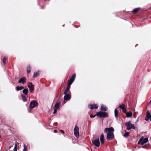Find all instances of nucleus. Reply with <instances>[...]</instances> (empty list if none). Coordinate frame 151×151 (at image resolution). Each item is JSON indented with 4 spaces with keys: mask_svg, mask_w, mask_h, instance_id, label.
Listing matches in <instances>:
<instances>
[{
    "mask_svg": "<svg viewBox=\"0 0 151 151\" xmlns=\"http://www.w3.org/2000/svg\"><path fill=\"white\" fill-rule=\"evenodd\" d=\"M114 131V129L113 127L110 128H106L104 129V132L107 133L106 135V138L108 140H112L114 137V135L113 133Z\"/></svg>",
    "mask_w": 151,
    "mask_h": 151,
    "instance_id": "obj_1",
    "label": "nucleus"
},
{
    "mask_svg": "<svg viewBox=\"0 0 151 151\" xmlns=\"http://www.w3.org/2000/svg\"><path fill=\"white\" fill-rule=\"evenodd\" d=\"M96 115L99 117L106 118L109 116L108 113L100 111L97 112L96 114Z\"/></svg>",
    "mask_w": 151,
    "mask_h": 151,
    "instance_id": "obj_2",
    "label": "nucleus"
},
{
    "mask_svg": "<svg viewBox=\"0 0 151 151\" xmlns=\"http://www.w3.org/2000/svg\"><path fill=\"white\" fill-rule=\"evenodd\" d=\"M148 141V138H144L143 137H142L138 142V144H141V145H143L147 143Z\"/></svg>",
    "mask_w": 151,
    "mask_h": 151,
    "instance_id": "obj_3",
    "label": "nucleus"
},
{
    "mask_svg": "<svg viewBox=\"0 0 151 151\" xmlns=\"http://www.w3.org/2000/svg\"><path fill=\"white\" fill-rule=\"evenodd\" d=\"M125 126L127 127V129L129 130L131 129H135V127L134 125L133 124H132L131 121H129L125 123Z\"/></svg>",
    "mask_w": 151,
    "mask_h": 151,
    "instance_id": "obj_4",
    "label": "nucleus"
},
{
    "mask_svg": "<svg viewBox=\"0 0 151 151\" xmlns=\"http://www.w3.org/2000/svg\"><path fill=\"white\" fill-rule=\"evenodd\" d=\"M38 105L37 102L35 100L32 101L30 104L29 108L31 109H32Z\"/></svg>",
    "mask_w": 151,
    "mask_h": 151,
    "instance_id": "obj_5",
    "label": "nucleus"
},
{
    "mask_svg": "<svg viewBox=\"0 0 151 151\" xmlns=\"http://www.w3.org/2000/svg\"><path fill=\"white\" fill-rule=\"evenodd\" d=\"M74 134L75 137L78 138L79 137V128L76 125L75 126L74 129Z\"/></svg>",
    "mask_w": 151,
    "mask_h": 151,
    "instance_id": "obj_6",
    "label": "nucleus"
},
{
    "mask_svg": "<svg viewBox=\"0 0 151 151\" xmlns=\"http://www.w3.org/2000/svg\"><path fill=\"white\" fill-rule=\"evenodd\" d=\"M92 142L93 144L97 147H99L100 145V142L99 138L94 140H92Z\"/></svg>",
    "mask_w": 151,
    "mask_h": 151,
    "instance_id": "obj_7",
    "label": "nucleus"
},
{
    "mask_svg": "<svg viewBox=\"0 0 151 151\" xmlns=\"http://www.w3.org/2000/svg\"><path fill=\"white\" fill-rule=\"evenodd\" d=\"M28 87L29 89L30 92H31L34 90V86L31 82L28 85Z\"/></svg>",
    "mask_w": 151,
    "mask_h": 151,
    "instance_id": "obj_8",
    "label": "nucleus"
},
{
    "mask_svg": "<svg viewBox=\"0 0 151 151\" xmlns=\"http://www.w3.org/2000/svg\"><path fill=\"white\" fill-rule=\"evenodd\" d=\"M26 82V78L25 77H23L22 78H20L18 81V83H21L22 84H25Z\"/></svg>",
    "mask_w": 151,
    "mask_h": 151,
    "instance_id": "obj_9",
    "label": "nucleus"
},
{
    "mask_svg": "<svg viewBox=\"0 0 151 151\" xmlns=\"http://www.w3.org/2000/svg\"><path fill=\"white\" fill-rule=\"evenodd\" d=\"M98 106L96 104H94L92 105L90 104L88 105V108L91 109H97Z\"/></svg>",
    "mask_w": 151,
    "mask_h": 151,
    "instance_id": "obj_10",
    "label": "nucleus"
},
{
    "mask_svg": "<svg viewBox=\"0 0 151 151\" xmlns=\"http://www.w3.org/2000/svg\"><path fill=\"white\" fill-rule=\"evenodd\" d=\"M119 107L121 109L122 111L124 113H126L127 110L125 108V105L124 104H122V105L119 106Z\"/></svg>",
    "mask_w": 151,
    "mask_h": 151,
    "instance_id": "obj_11",
    "label": "nucleus"
},
{
    "mask_svg": "<svg viewBox=\"0 0 151 151\" xmlns=\"http://www.w3.org/2000/svg\"><path fill=\"white\" fill-rule=\"evenodd\" d=\"M65 95L64 97L65 100L68 101L70 99L71 96L69 93L64 94Z\"/></svg>",
    "mask_w": 151,
    "mask_h": 151,
    "instance_id": "obj_12",
    "label": "nucleus"
},
{
    "mask_svg": "<svg viewBox=\"0 0 151 151\" xmlns=\"http://www.w3.org/2000/svg\"><path fill=\"white\" fill-rule=\"evenodd\" d=\"M151 117V115L149 111H147V115L145 118V120L147 121Z\"/></svg>",
    "mask_w": 151,
    "mask_h": 151,
    "instance_id": "obj_13",
    "label": "nucleus"
},
{
    "mask_svg": "<svg viewBox=\"0 0 151 151\" xmlns=\"http://www.w3.org/2000/svg\"><path fill=\"white\" fill-rule=\"evenodd\" d=\"M100 139L101 144H103L104 140V137L103 134H101L100 137Z\"/></svg>",
    "mask_w": 151,
    "mask_h": 151,
    "instance_id": "obj_14",
    "label": "nucleus"
},
{
    "mask_svg": "<svg viewBox=\"0 0 151 151\" xmlns=\"http://www.w3.org/2000/svg\"><path fill=\"white\" fill-rule=\"evenodd\" d=\"M60 104L61 102H60L56 103L53 109L55 108L57 109H59L60 108Z\"/></svg>",
    "mask_w": 151,
    "mask_h": 151,
    "instance_id": "obj_15",
    "label": "nucleus"
},
{
    "mask_svg": "<svg viewBox=\"0 0 151 151\" xmlns=\"http://www.w3.org/2000/svg\"><path fill=\"white\" fill-rule=\"evenodd\" d=\"M101 111H105L107 110V108L106 106L102 104L101 105Z\"/></svg>",
    "mask_w": 151,
    "mask_h": 151,
    "instance_id": "obj_16",
    "label": "nucleus"
},
{
    "mask_svg": "<svg viewBox=\"0 0 151 151\" xmlns=\"http://www.w3.org/2000/svg\"><path fill=\"white\" fill-rule=\"evenodd\" d=\"M28 91V89L27 88H24L22 92L24 94L26 95L27 96Z\"/></svg>",
    "mask_w": 151,
    "mask_h": 151,
    "instance_id": "obj_17",
    "label": "nucleus"
},
{
    "mask_svg": "<svg viewBox=\"0 0 151 151\" xmlns=\"http://www.w3.org/2000/svg\"><path fill=\"white\" fill-rule=\"evenodd\" d=\"M127 116L128 118L131 117L132 115V112H126Z\"/></svg>",
    "mask_w": 151,
    "mask_h": 151,
    "instance_id": "obj_18",
    "label": "nucleus"
},
{
    "mask_svg": "<svg viewBox=\"0 0 151 151\" xmlns=\"http://www.w3.org/2000/svg\"><path fill=\"white\" fill-rule=\"evenodd\" d=\"M31 72V68L29 65H28L27 67V73H29Z\"/></svg>",
    "mask_w": 151,
    "mask_h": 151,
    "instance_id": "obj_19",
    "label": "nucleus"
},
{
    "mask_svg": "<svg viewBox=\"0 0 151 151\" xmlns=\"http://www.w3.org/2000/svg\"><path fill=\"white\" fill-rule=\"evenodd\" d=\"M22 99L24 102L26 101H27V97L24 95L23 94L21 95Z\"/></svg>",
    "mask_w": 151,
    "mask_h": 151,
    "instance_id": "obj_20",
    "label": "nucleus"
},
{
    "mask_svg": "<svg viewBox=\"0 0 151 151\" xmlns=\"http://www.w3.org/2000/svg\"><path fill=\"white\" fill-rule=\"evenodd\" d=\"M24 87L23 86H17L16 87V89L17 91H19L21 90L24 89Z\"/></svg>",
    "mask_w": 151,
    "mask_h": 151,
    "instance_id": "obj_21",
    "label": "nucleus"
},
{
    "mask_svg": "<svg viewBox=\"0 0 151 151\" xmlns=\"http://www.w3.org/2000/svg\"><path fill=\"white\" fill-rule=\"evenodd\" d=\"M75 77H76V74L75 73H74L72 75V76H71V77L70 78L69 80L72 81H73L75 79Z\"/></svg>",
    "mask_w": 151,
    "mask_h": 151,
    "instance_id": "obj_22",
    "label": "nucleus"
},
{
    "mask_svg": "<svg viewBox=\"0 0 151 151\" xmlns=\"http://www.w3.org/2000/svg\"><path fill=\"white\" fill-rule=\"evenodd\" d=\"M39 74V71H38L37 72L34 73L33 77L34 78H35L37 77Z\"/></svg>",
    "mask_w": 151,
    "mask_h": 151,
    "instance_id": "obj_23",
    "label": "nucleus"
},
{
    "mask_svg": "<svg viewBox=\"0 0 151 151\" xmlns=\"http://www.w3.org/2000/svg\"><path fill=\"white\" fill-rule=\"evenodd\" d=\"M70 86L68 85L66 89L65 90V91L64 92V94H66L68 92V91L69 90V89H70Z\"/></svg>",
    "mask_w": 151,
    "mask_h": 151,
    "instance_id": "obj_24",
    "label": "nucleus"
},
{
    "mask_svg": "<svg viewBox=\"0 0 151 151\" xmlns=\"http://www.w3.org/2000/svg\"><path fill=\"white\" fill-rule=\"evenodd\" d=\"M140 9V7H139V8H135V9H134L133 11H132V12L134 13H136Z\"/></svg>",
    "mask_w": 151,
    "mask_h": 151,
    "instance_id": "obj_25",
    "label": "nucleus"
},
{
    "mask_svg": "<svg viewBox=\"0 0 151 151\" xmlns=\"http://www.w3.org/2000/svg\"><path fill=\"white\" fill-rule=\"evenodd\" d=\"M118 112L117 110L116 109H115L114 110V116L116 118H117L118 116Z\"/></svg>",
    "mask_w": 151,
    "mask_h": 151,
    "instance_id": "obj_26",
    "label": "nucleus"
},
{
    "mask_svg": "<svg viewBox=\"0 0 151 151\" xmlns=\"http://www.w3.org/2000/svg\"><path fill=\"white\" fill-rule=\"evenodd\" d=\"M129 135V132H126L125 133L123 136L125 137H127Z\"/></svg>",
    "mask_w": 151,
    "mask_h": 151,
    "instance_id": "obj_27",
    "label": "nucleus"
},
{
    "mask_svg": "<svg viewBox=\"0 0 151 151\" xmlns=\"http://www.w3.org/2000/svg\"><path fill=\"white\" fill-rule=\"evenodd\" d=\"M73 82L72 81L69 80L68 83V85L70 86Z\"/></svg>",
    "mask_w": 151,
    "mask_h": 151,
    "instance_id": "obj_28",
    "label": "nucleus"
},
{
    "mask_svg": "<svg viewBox=\"0 0 151 151\" xmlns=\"http://www.w3.org/2000/svg\"><path fill=\"white\" fill-rule=\"evenodd\" d=\"M6 59H7L6 58L4 57V58L3 60V62L4 65L5 64L6 61Z\"/></svg>",
    "mask_w": 151,
    "mask_h": 151,
    "instance_id": "obj_29",
    "label": "nucleus"
},
{
    "mask_svg": "<svg viewBox=\"0 0 151 151\" xmlns=\"http://www.w3.org/2000/svg\"><path fill=\"white\" fill-rule=\"evenodd\" d=\"M24 149L23 150V151H27V149L26 147L24 144Z\"/></svg>",
    "mask_w": 151,
    "mask_h": 151,
    "instance_id": "obj_30",
    "label": "nucleus"
},
{
    "mask_svg": "<svg viewBox=\"0 0 151 151\" xmlns=\"http://www.w3.org/2000/svg\"><path fill=\"white\" fill-rule=\"evenodd\" d=\"M14 151H17V145L16 144H15V147L14 149Z\"/></svg>",
    "mask_w": 151,
    "mask_h": 151,
    "instance_id": "obj_31",
    "label": "nucleus"
},
{
    "mask_svg": "<svg viewBox=\"0 0 151 151\" xmlns=\"http://www.w3.org/2000/svg\"><path fill=\"white\" fill-rule=\"evenodd\" d=\"M54 109V111L53 112V113L54 114H55L56 113L57 111V109L54 108V109Z\"/></svg>",
    "mask_w": 151,
    "mask_h": 151,
    "instance_id": "obj_32",
    "label": "nucleus"
},
{
    "mask_svg": "<svg viewBox=\"0 0 151 151\" xmlns=\"http://www.w3.org/2000/svg\"><path fill=\"white\" fill-rule=\"evenodd\" d=\"M96 116V115H93V114H91L90 115V117L91 118H94V117H95Z\"/></svg>",
    "mask_w": 151,
    "mask_h": 151,
    "instance_id": "obj_33",
    "label": "nucleus"
},
{
    "mask_svg": "<svg viewBox=\"0 0 151 151\" xmlns=\"http://www.w3.org/2000/svg\"><path fill=\"white\" fill-rule=\"evenodd\" d=\"M57 130H55V129L54 130V132H55V133H56L57 132Z\"/></svg>",
    "mask_w": 151,
    "mask_h": 151,
    "instance_id": "obj_34",
    "label": "nucleus"
},
{
    "mask_svg": "<svg viewBox=\"0 0 151 151\" xmlns=\"http://www.w3.org/2000/svg\"><path fill=\"white\" fill-rule=\"evenodd\" d=\"M60 132H62L63 133H64V132L63 130H60Z\"/></svg>",
    "mask_w": 151,
    "mask_h": 151,
    "instance_id": "obj_35",
    "label": "nucleus"
},
{
    "mask_svg": "<svg viewBox=\"0 0 151 151\" xmlns=\"http://www.w3.org/2000/svg\"><path fill=\"white\" fill-rule=\"evenodd\" d=\"M150 103L151 104V100L150 101Z\"/></svg>",
    "mask_w": 151,
    "mask_h": 151,
    "instance_id": "obj_36",
    "label": "nucleus"
},
{
    "mask_svg": "<svg viewBox=\"0 0 151 151\" xmlns=\"http://www.w3.org/2000/svg\"><path fill=\"white\" fill-rule=\"evenodd\" d=\"M55 123L57 124V122H56Z\"/></svg>",
    "mask_w": 151,
    "mask_h": 151,
    "instance_id": "obj_37",
    "label": "nucleus"
},
{
    "mask_svg": "<svg viewBox=\"0 0 151 151\" xmlns=\"http://www.w3.org/2000/svg\"><path fill=\"white\" fill-rule=\"evenodd\" d=\"M63 27H64V25H63Z\"/></svg>",
    "mask_w": 151,
    "mask_h": 151,
    "instance_id": "obj_38",
    "label": "nucleus"
},
{
    "mask_svg": "<svg viewBox=\"0 0 151 151\" xmlns=\"http://www.w3.org/2000/svg\"><path fill=\"white\" fill-rule=\"evenodd\" d=\"M1 137V135H0V137Z\"/></svg>",
    "mask_w": 151,
    "mask_h": 151,
    "instance_id": "obj_39",
    "label": "nucleus"
}]
</instances>
